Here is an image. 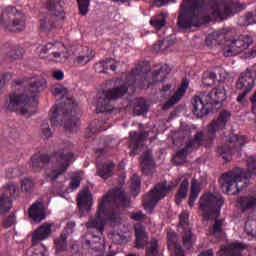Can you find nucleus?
Segmentation results:
<instances>
[{"label": "nucleus", "mask_w": 256, "mask_h": 256, "mask_svg": "<svg viewBox=\"0 0 256 256\" xmlns=\"http://www.w3.org/2000/svg\"><path fill=\"white\" fill-rule=\"evenodd\" d=\"M215 81H217V74L214 72H204L202 76V83L205 87H211V85H215Z\"/></svg>", "instance_id": "obj_43"}, {"label": "nucleus", "mask_w": 256, "mask_h": 256, "mask_svg": "<svg viewBox=\"0 0 256 256\" xmlns=\"http://www.w3.org/2000/svg\"><path fill=\"white\" fill-rule=\"evenodd\" d=\"M53 233V223H44L35 230L32 236V245H39L41 241H45L51 237Z\"/></svg>", "instance_id": "obj_19"}, {"label": "nucleus", "mask_w": 256, "mask_h": 256, "mask_svg": "<svg viewBox=\"0 0 256 256\" xmlns=\"http://www.w3.org/2000/svg\"><path fill=\"white\" fill-rule=\"evenodd\" d=\"M56 253H62L67 251V233H62L58 238L54 240Z\"/></svg>", "instance_id": "obj_40"}, {"label": "nucleus", "mask_w": 256, "mask_h": 256, "mask_svg": "<svg viewBox=\"0 0 256 256\" xmlns=\"http://www.w3.org/2000/svg\"><path fill=\"white\" fill-rule=\"evenodd\" d=\"M171 73V68L164 64L160 68L154 71H149L143 75L144 77V85L149 87V85H155V83H161V81H165V77Z\"/></svg>", "instance_id": "obj_17"}, {"label": "nucleus", "mask_w": 256, "mask_h": 256, "mask_svg": "<svg viewBox=\"0 0 256 256\" xmlns=\"http://www.w3.org/2000/svg\"><path fill=\"white\" fill-rule=\"evenodd\" d=\"M96 175L101 177L102 179H109L113 175V171H115V163L107 162L102 165H97Z\"/></svg>", "instance_id": "obj_30"}, {"label": "nucleus", "mask_w": 256, "mask_h": 256, "mask_svg": "<svg viewBox=\"0 0 256 256\" xmlns=\"http://www.w3.org/2000/svg\"><path fill=\"white\" fill-rule=\"evenodd\" d=\"M223 197L219 194L206 192L202 194L199 200V209L205 221H211L213 217H219V211L223 207Z\"/></svg>", "instance_id": "obj_12"}, {"label": "nucleus", "mask_w": 256, "mask_h": 256, "mask_svg": "<svg viewBox=\"0 0 256 256\" xmlns=\"http://www.w3.org/2000/svg\"><path fill=\"white\" fill-rule=\"evenodd\" d=\"M21 189L26 193H30V191L35 189V182L31 178H24L21 181Z\"/></svg>", "instance_id": "obj_49"}, {"label": "nucleus", "mask_w": 256, "mask_h": 256, "mask_svg": "<svg viewBox=\"0 0 256 256\" xmlns=\"http://www.w3.org/2000/svg\"><path fill=\"white\" fill-rule=\"evenodd\" d=\"M246 143V136L233 134L230 136L228 142L218 149V153L224 161L229 162L233 159V155H239L241 153V148L245 146Z\"/></svg>", "instance_id": "obj_15"}, {"label": "nucleus", "mask_w": 256, "mask_h": 256, "mask_svg": "<svg viewBox=\"0 0 256 256\" xmlns=\"http://www.w3.org/2000/svg\"><path fill=\"white\" fill-rule=\"evenodd\" d=\"M77 201L78 207L81 211H89V209H91V205H93V199L91 198V193H89L88 189L80 192Z\"/></svg>", "instance_id": "obj_28"}, {"label": "nucleus", "mask_w": 256, "mask_h": 256, "mask_svg": "<svg viewBox=\"0 0 256 256\" xmlns=\"http://www.w3.org/2000/svg\"><path fill=\"white\" fill-rule=\"evenodd\" d=\"M182 183L180 188L176 194V203L177 205H181V201L187 197V191L189 189V176H183Z\"/></svg>", "instance_id": "obj_34"}, {"label": "nucleus", "mask_w": 256, "mask_h": 256, "mask_svg": "<svg viewBox=\"0 0 256 256\" xmlns=\"http://www.w3.org/2000/svg\"><path fill=\"white\" fill-rule=\"evenodd\" d=\"M159 255V243L157 239L153 238L148 247L146 248V256H157Z\"/></svg>", "instance_id": "obj_45"}, {"label": "nucleus", "mask_w": 256, "mask_h": 256, "mask_svg": "<svg viewBox=\"0 0 256 256\" xmlns=\"http://www.w3.org/2000/svg\"><path fill=\"white\" fill-rule=\"evenodd\" d=\"M190 191L188 205L189 207H193L195 201H197V197H199V193H201V184H199L197 179L192 180Z\"/></svg>", "instance_id": "obj_35"}, {"label": "nucleus", "mask_w": 256, "mask_h": 256, "mask_svg": "<svg viewBox=\"0 0 256 256\" xmlns=\"http://www.w3.org/2000/svg\"><path fill=\"white\" fill-rule=\"evenodd\" d=\"M13 208V198L7 196V194L0 195V213H9Z\"/></svg>", "instance_id": "obj_37"}, {"label": "nucleus", "mask_w": 256, "mask_h": 256, "mask_svg": "<svg viewBox=\"0 0 256 256\" xmlns=\"http://www.w3.org/2000/svg\"><path fill=\"white\" fill-rule=\"evenodd\" d=\"M78 3H91V0H77Z\"/></svg>", "instance_id": "obj_63"}, {"label": "nucleus", "mask_w": 256, "mask_h": 256, "mask_svg": "<svg viewBox=\"0 0 256 256\" xmlns=\"http://www.w3.org/2000/svg\"><path fill=\"white\" fill-rule=\"evenodd\" d=\"M170 91H171V85L169 84L164 85L161 89L162 95H167V93H169Z\"/></svg>", "instance_id": "obj_60"}, {"label": "nucleus", "mask_w": 256, "mask_h": 256, "mask_svg": "<svg viewBox=\"0 0 256 256\" xmlns=\"http://www.w3.org/2000/svg\"><path fill=\"white\" fill-rule=\"evenodd\" d=\"M231 120V112L228 110L222 111L216 119H214L211 123L206 127V133L198 132L193 140H190L184 149L180 150L176 153V159H185L191 151L194 149H199L201 145H205V147H212L213 141L215 137H217V133H221L224 131L225 127H227V123Z\"/></svg>", "instance_id": "obj_4"}, {"label": "nucleus", "mask_w": 256, "mask_h": 256, "mask_svg": "<svg viewBox=\"0 0 256 256\" xmlns=\"http://www.w3.org/2000/svg\"><path fill=\"white\" fill-rule=\"evenodd\" d=\"M149 137V133L147 132H142V133H137V132H130V139L131 142L129 144L130 149H133L134 151H137L139 149V145L145 141Z\"/></svg>", "instance_id": "obj_31"}, {"label": "nucleus", "mask_w": 256, "mask_h": 256, "mask_svg": "<svg viewBox=\"0 0 256 256\" xmlns=\"http://www.w3.org/2000/svg\"><path fill=\"white\" fill-rule=\"evenodd\" d=\"M240 209L242 211H251L256 209V197L255 196H242L238 200Z\"/></svg>", "instance_id": "obj_33"}, {"label": "nucleus", "mask_w": 256, "mask_h": 256, "mask_svg": "<svg viewBox=\"0 0 256 256\" xmlns=\"http://www.w3.org/2000/svg\"><path fill=\"white\" fill-rule=\"evenodd\" d=\"M45 253H47V247L45 245L41 244L40 246L36 247L31 256H45Z\"/></svg>", "instance_id": "obj_53"}, {"label": "nucleus", "mask_w": 256, "mask_h": 256, "mask_svg": "<svg viewBox=\"0 0 256 256\" xmlns=\"http://www.w3.org/2000/svg\"><path fill=\"white\" fill-rule=\"evenodd\" d=\"M225 99L224 87L214 88L211 92H198L192 100V113L196 117H205V115H209L211 105H219Z\"/></svg>", "instance_id": "obj_7"}, {"label": "nucleus", "mask_w": 256, "mask_h": 256, "mask_svg": "<svg viewBox=\"0 0 256 256\" xmlns=\"http://www.w3.org/2000/svg\"><path fill=\"white\" fill-rule=\"evenodd\" d=\"M255 83V78H253L251 71H246L242 73L236 87L240 89V91H246V93H251L253 91V85Z\"/></svg>", "instance_id": "obj_22"}, {"label": "nucleus", "mask_w": 256, "mask_h": 256, "mask_svg": "<svg viewBox=\"0 0 256 256\" xmlns=\"http://www.w3.org/2000/svg\"><path fill=\"white\" fill-rule=\"evenodd\" d=\"M248 171L245 173L241 168L231 172H225L220 178V184L227 195H237L247 187V182L256 175V156H250L247 159Z\"/></svg>", "instance_id": "obj_6"}, {"label": "nucleus", "mask_w": 256, "mask_h": 256, "mask_svg": "<svg viewBox=\"0 0 256 256\" xmlns=\"http://www.w3.org/2000/svg\"><path fill=\"white\" fill-rule=\"evenodd\" d=\"M134 113L135 115H143L147 113V102L145 99L140 98L135 102Z\"/></svg>", "instance_id": "obj_44"}, {"label": "nucleus", "mask_w": 256, "mask_h": 256, "mask_svg": "<svg viewBox=\"0 0 256 256\" xmlns=\"http://www.w3.org/2000/svg\"><path fill=\"white\" fill-rule=\"evenodd\" d=\"M130 187L133 193H139V189L141 187V178L134 174L130 181Z\"/></svg>", "instance_id": "obj_51"}, {"label": "nucleus", "mask_w": 256, "mask_h": 256, "mask_svg": "<svg viewBox=\"0 0 256 256\" xmlns=\"http://www.w3.org/2000/svg\"><path fill=\"white\" fill-rule=\"evenodd\" d=\"M28 215L35 223H41L45 219V206L43 202L36 201L28 210Z\"/></svg>", "instance_id": "obj_23"}, {"label": "nucleus", "mask_w": 256, "mask_h": 256, "mask_svg": "<svg viewBox=\"0 0 256 256\" xmlns=\"http://www.w3.org/2000/svg\"><path fill=\"white\" fill-rule=\"evenodd\" d=\"M11 74L4 73L0 74V95L3 93V88L5 87V84L9 83L11 81Z\"/></svg>", "instance_id": "obj_52"}, {"label": "nucleus", "mask_w": 256, "mask_h": 256, "mask_svg": "<svg viewBox=\"0 0 256 256\" xmlns=\"http://www.w3.org/2000/svg\"><path fill=\"white\" fill-rule=\"evenodd\" d=\"M179 219V225L181 229H184V234L182 236L184 246H186L187 249H191L193 247V243H195V236L191 233L192 228L191 224H189V212H181Z\"/></svg>", "instance_id": "obj_18"}, {"label": "nucleus", "mask_w": 256, "mask_h": 256, "mask_svg": "<svg viewBox=\"0 0 256 256\" xmlns=\"http://www.w3.org/2000/svg\"><path fill=\"white\" fill-rule=\"evenodd\" d=\"M91 2H78L79 5V11L80 14H82L83 16L87 15V13H89V5Z\"/></svg>", "instance_id": "obj_55"}, {"label": "nucleus", "mask_w": 256, "mask_h": 256, "mask_svg": "<svg viewBox=\"0 0 256 256\" xmlns=\"http://www.w3.org/2000/svg\"><path fill=\"white\" fill-rule=\"evenodd\" d=\"M251 43H253V38L247 35H240L237 38L226 40L223 55L224 57H235V55H239V53L249 49Z\"/></svg>", "instance_id": "obj_16"}, {"label": "nucleus", "mask_w": 256, "mask_h": 256, "mask_svg": "<svg viewBox=\"0 0 256 256\" xmlns=\"http://www.w3.org/2000/svg\"><path fill=\"white\" fill-rule=\"evenodd\" d=\"M2 195H6L10 199H15L17 195H19V185H17L15 182H9L3 186Z\"/></svg>", "instance_id": "obj_39"}, {"label": "nucleus", "mask_w": 256, "mask_h": 256, "mask_svg": "<svg viewBox=\"0 0 256 256\" xmlns=\"http://www.w3.org/2000/svg\"><path fill=\"white\" fill-rule=\"evenodd\" d=\"M245 9V4L233 2V0H222L212 4V13L207 15L206 0H183L178 15V26L181 29H191L209 23L213 18L227 19Z\"/></svg>", "instance_id": "obj_1"}, {"label": "nucleus", "mask_w": 256, "mask_h": 256, "mask_svg": "<svg viewBox=\"0 0 256 256\" xmlns=\"http://www.w3.org/2000/svg\"><path fill=\"white\" fill-rule=\"evenodd\" d=\"M94 57L95 54H93V50L89 47H83L75 54L73 63L76 67H85V65L93 61Z\"/></svg>", "instance_id": "obj_20"}, {"label": "nucleus", "mask_w": 256, "mask_h": 256, "mask_svg": "<svg viewBox=\"0 0 256 256\" xmlns=\"http://www.w3.org/2000/svg\"><path fill=\"white\" fill-rule=\"evenodd\" d=\"M52 93L55 97H62L64 99L62 103L56 104L50 110V121L52 125H59L61 123L62 115V119H64V127L69 131L76 132L77 129H79V117H72L69 120L65 119H67L68 113H71V115L77 113V103L71 98H65V95H67V88L61 85L52 88Z\"/></svg>", "instance_id": "obj_5"}, {"label": "nucleus", "mask_w": 256, "mask_h": 256, "mask_svg": "<svg viewBox=\"0 0 256 256\" xmlns=\"http://www.w3.org/2000/svg\"><path fill=\"white\" fill-rule=\"evenodd\" d=\"M38 53L42 59H46L48 63H67L71 52L65 46V43L55 40L38 47Z\"/></svg>", "instance_id": "obj_8"}, {"label": "nucleus", "mask_w": 256, "mask_h": 256, "mask_svg": "<svg viewBox=\"0 0 256 256\" xmlns=\"http://www.w3.org/2000/svg\"><path fill=\"white\" fill-rule=\"evenodd\" d=\"M52 161H55L53 169L47 172V177L51 181H55V179L63 175L71 163H73V152L63 149L62 152H58L52 157Z\"/></svg>", "instance_id": "obj_14"}, {"label": "nucleus", "mask_w": 256, "mask_h": 256, "mask_svg": "<svg viewBox=\"0 0 256 256\" xmlns=\"http://www.w3.org/2000/svg\"><path fill=\"white\" fill-rule=\"evenodd\" d=\"M45 82L32 80L28 94L23 93V81H16L14 91L8 95L6 108L8 111L19 113L24 117H31L37 113V94L43 89Z\"/></svg>", "instance_id": "obj_2"}, {"label": "nucleus", "mask_w": 256, "mask_h": 256, "mask_svg": "<svg viewBox=\"0 0 256 256\" xmlns=\"http://www.w3.org/2000/svg\"><path fill=\"white\" fill-rule=\"evenodd\" d=\"M168 249L172 256H185L181 245L177 244V234L175 232L168 233Z\"/></svg>", "instance_id": "obj_27"}, {"label": "nucleus", "mask_w": 256, "mask_h": 256, "mask_svg": "<svg viewBox=\"0 0 256 256\" xmlns=\"http://www.w3.org/2000/svg\"><path fill=\"white\" fill-rule=\"evenodd\" d=\"M98 131H105V128H99Z\"/></svg>", "instance_id": "obj_64"}, {"label": "nucleus", "mask_w": 256, "mask_h": 256, "mask_svg": "<svg viewBox=\"0 0 256 256\" xmlns=\"http://www.w3.org/2000/svg\"><path fill=\"white\" fill-rule=\"evenodd\" d=\"M9 56L12 58V59H19V54H17V49H12L11 51H10V54H9Z\"/></svg>", "instance_id": "obj_61"}, {"label": "nucleus", "mask_w": 256, "mask_h": 256, "mask_svg": "<svg viewBox=\"0 0 256 256\" xmlns=\"http://www.w3.org/2000/svg\"><path fill=\"white\" fill-rule=\"evenodd\" d=\"M146 218L147 217L142 212H136L131 215V219H133L134 221H145Z\"/></svg>", "instance_id": "obj_57"}, {"label": "nucleus", "mask_w": 256, "mask_h": 256, "mask_svg": "<svg viewBox=\"0 0 256 256\" xmlns=\"http://www.w3.org/2000/svg\"><path fill=\"white\" fill-rule=\"evenodd\" d=\"M50 163L51 157L47 154H35L31 158V167L35 173H38V171H41V169H44Z\"/></svg>", "instance_id": "obj_25"}, {"label": "nucleus", "mask_w": 256, "mask_h": 256, "mask_svg": "<svg viewBox=\"0 0 256 256\" xmlns=\"http://www.w3.org/2000/svg\"><path fill=\"white\" fill-rule=\"evenodd\" d=\"M247 93H249V92H247V90H243V93L239 94L237 101H239L241 103V101H243V99H245Z\"/></svg>", "instance_id": "obj_62"}, {"label": "nucleus", "mask_w": 256, "mask_h": 256, "mask_svg": "<svg viewBox=\"0 0 256 256\" xmlns=\"http://www.w3.org/2000/svg\"><path fill=\"white\" fill-rule=\"evenodd\" d=\"M247 249V245L240 242H233L221 248L217 256H241V251Z\"/></svg>", "instance_id": "obj_21"}, {"label": "nucleus", "mask_w": 256, "mask_h": 256, "mask_svg": "<svg viewBox=\"0 0 256 256\" xmlns=\"http://www.w3.org/2000/svg\"><path fill=\"white\" fill-rule=\"evenodd\" d=\"M131 201L125 192L121 188H114L108 192L98 204V211L96 213V219L88 222V227L96 229L103 235L105 231V221L111 219H117L119 215V207H129Z\"/></svg>", "instance_id": "obj_3"}, {"label": "nucleus", "mask_w": 256, "mask_h": 256, "mask_svg": "<svg viewBox=\"0 0 256 256\" xmlns=\"http://www.w3.org/2000/svg\"><path fill=\"white\" fill-rule=\"evenodd\" d=\"M245 231L248 235L256 237V220H248L245 224Z\"/></svg>", "instance_id": "obj_50"}, {"label": "nucleus", "mask_w": 256, "mask_h": 256, "mask_svg": "<svg viewBox=\"0 0 256 256\" xmlns=\"http://www.w3.org/2000/svg\"><path fill=\"white\" fill-rule=\"evenodd\" d=\"M189 87V82L187 80H184L182 84L180 85V89H178L174 95L171 97L170 100H168L162 107L163 111H167L169 107H173V105L179 103L181 101V98L185 95L187 88Z\"/></svg>", "instance_id": "obj_24"}, {"label": "nucleus", "mask_w": 256, "mask_h": 256, "mask_svg": "<svg viewBox=\"0 0 256 256\" xmlns=\"http://www.w3.org/2000/svg\"><path fill=\"white\" fill-rule=\"evenodd\" d=\"M14 223H15V215L10 214V215L8 216V218H6V219L4 220L3 225H4V227L9 228V227H11V225H13Z\"/></svg>", "instance_id": "obj_56"}, {"label": "nucleus", "mask_w": 256, "mask_h": 256, "mask_svg": "<svg viewBox=\"0 0 256 256\" xmlns=\"http://www.w3.org/2000/svg\"><path fill=\"white\" fill-rule=\"evenodd\" d=\"M0 27L11 33L24 31L26 27L25 15L13 6H5L0 9Z\"/></svg>", "instance_id": "obj_9"}, {"label": "nucleus", "mask_w": 256, "mask_h": 256, "mask_svg": "<svg viewBox=\"0 0 256 256\" xmlns=\"http://www.w3.org/2000/svg\"><path fill=\"white\" fill-rule=\"evenodd\" d=\"M134 229L136 233V249H143L149 239L147 232H145V227L141 226V224H136Z\"/></svg>", "instance_id": "obj_29"}, {"label": "nucleus", "mask_w": 256, "mask_h": 256, "mask_svg": "<svg viewBox=\"0 0 256 256\" xmlns=\"http://www.w3.org/2000/svg\"><path fill=\"white\" fill-rule=\"evenodd\" d=\"M156 7H163L167 3H173L177 0H153Z\"/></svg>", "instance_id": "obj_58"}, {"label": "nucleus", "mask_w": 256, "mask_h": 256, "mask_svg": "<svg viewBox=\"0 0 256 256\" xmlns=\"http://www.w3.org/2000/svg\"><path fill=\"white\" fill-rule=\"evenodd\" d=\"M177 183L174 182L167 186V182L157 184L148 194L144 196L143 207L147 213H153V209L157 205V202L167 197V193L177 187Z\"/></svg>", "instance_id": "obj_13"}, {"label": "nucleus", "mask_w": 256, "mask_h": 256, "mask_svg": "<svg viewBox=\"0 0 256 256\" xmlns=\"http://www.w3.org/2000/svg\"><path fill=\"white\" fill-rule=\"evenodd\" d=\"M53 133V129L49 127V122L44 121L40 127V135L44 137V139H49L50 137H53Z\"/></svg>", "instance_id": "obj_47"}, {"label": "nucleus", "mask_w": 256, "mask_h": 256, "mask_svg": "<svg viewBox=\"0 0 256 256\" xmlns=\"http://www.w3.org/2000/svg\"><path fill=\"white\" fill-rule=\"evenodd\" d=\"M97 67H100L99 73H107L110 69V71H117L119 67H121V62L115 60V59H108L101 61L99 64H97Z\"/></svg>", "instance_id": "obj_32"}, {"label": "nucleus", "mask_w": 256, "mask_h": 256, "mask_svg": "<svg viewBox=\"0 0 256 256\" xmlns=\"http://www.w3.org/2000/svg\"><path fill=\"white\" fill-rule=\"evenodd\" d=\"M46 9L48 11V15L41 16L39 19L40 29L43 33H49L51 29L57 28L59 21H63V19H65L63 1H48L46 3Z\"/></svg>", "instance_id": "obj_11"}, {"label": "nucleus", "mask_w": 256, "mask_h": 256, "mask_svg": "<svg viewBox=\"0 0 256 256\" xmlns=\"http://www.w3.org/2000/svg\"><path fill=\"white\" fill-rule=\"evenodd\" d=\"M170 43L168 40H160L156 42L153 46V51L155 53H165L169 47Z\"/></svg>", "instance_id": "obj_48"}, {"label": "nucleus", "mask_w": 256, "mask_h": 256, "mask_svg": "<svg viewBox=\"0 0 256 256\" xmlns=\"http://www.w3.org/2000/svg\"><path fill=\"white\" fill-rule=\"evenodd\" d=\"M54 79H57L58 81H63V78L65 77V74L61 70H57L53 72Z\"/></svg>", "instance_id": "obj_59"}, {"label": "nucleus", "mask_w": 256, "mask_h": 256, "mask_svg": "<svg viewBox=\"0 0 256 256\" xmlns=\"http://www.w3.org/2000/svg\"><path fill=\"white\" fill-rule=\"evenodd\" d=\"M150 25L151 27H154V29H157V31L163 29L165 25H167V15L166 14H158L150 19Z\"/></svg>", "instance_id": "obj_38"}, {"label": "nucleus", "mask_w": 256, "mask_h": 256, "mask_svg": "<svg viewBox=\"0 0 256 256\" xmlns=\"http://www.w3.org/2000/svg\"><path fill=\"white\" fill-rule=\"evenodd\" d=\"M225 226V220H216L212 227L208 230V235H213L217 239H221V237L225 234L223 231V227Z\"/></svg>", "instance_id": "obj_36"}, {"label": "nucleus", "mask_w": 256, "mask_h": 256, "mask_svg": "<svg viewBox=\"0 0 256 256\" xmlns=\"http://www.w3.org/2000/svg\"><path fill=\"white\" fill-rule=\"evenodd\" d=\"M79 185H81V178L79 176H74L71 179L69 189H71V191H75V189H77Z\"/></svg>", "instance_id": "obj_54"}, {"label": "nucleus", "mask_w": 256, "mask_h": 256, "mask_svg": "<svg viewBox=\"0 0 256 256\" xmlns=\"http://www.w3.org/2000/svg\"><path fill=\"white\" fill-rule=\"evenodd\" d=\"M222 38L223 35L219 32H213L209 34L206 38L207 47H215L216 45H219Z\"/></svg>", "instance_id": "obj_42"}, {"label": "nucleus", "mask_w": 256, "mask_h": 256, "mask_svg": "<svg viewBox=\"0 0 256 256\" xmlns=\"http://www.w3.org/2000/svg\"><path fill=\"white\" fill-rule=\"evenodd\" d=\"M140 165L144 175H149V173H153V171H155V161L153 160V154H151V151L148 150L143 153Z\"/></svg>", "instance_id": "obj_26"}, {"label": "nucleus", "mask_w": 256, "mask_h": 256, "mask_svg": "<svg viewBox=\"0 0 256 256\" xmlns=\"http://www.w3.org/2000/svg\"><path fill=\"white\" fill-rule=\"evenodd\" d=\"M113 83L114 89L104 91L98 97L96 104L97 113H109L113 111V105H111V101H115V99H121V97L127 93V89H129L125 84V81L121 79H117Z\"/></svg>", "instance_id": "obj_10"}, {"label": "nucleus", "mask_w": 256, "mask_h": 256, "mask_svg": "<svg viewBox=\"0 0 256 256\" xmlns=\"http://www.w3.org/2000/svg\"><path fill=\"white\" fill-rule=\"evenodd\" d=\"M139 75H141V67L134 68L126 78L128 87H133L135 85L137 77H139Z\"/></svg>", "instance_id": "obj_46"}, {"label": "nucleus", "mask_w": 256, "mask_h": 256, "mask_svg": "<svg viewBox=\"0 0 256 256\" xmlns=\"http://www.w3.org/2000/svg\"><path fill=\"white\" fill-rule=\"evenodd\" d=\"M256 23V12L249 13L246 16H241L238 19V25L241 27H247L248 25H255Z\"/></svg>", "instance_id": "obj_41"}]
</instances>
